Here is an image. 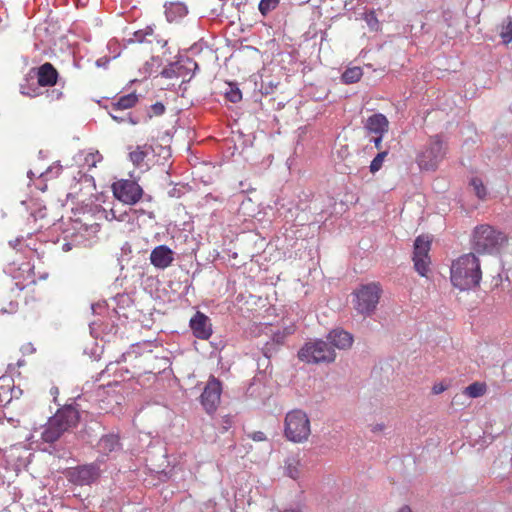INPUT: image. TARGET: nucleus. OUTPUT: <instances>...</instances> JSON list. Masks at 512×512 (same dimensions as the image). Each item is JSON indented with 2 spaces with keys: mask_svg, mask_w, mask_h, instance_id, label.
Listing matches in <instances>:
<instances>
[{
  "mask_svg": "<svg viewBox=\"0 0 512 512\" xmlns=\"http://www.w3.org/2000/svg\"><path fill=\"white\" fill-rule=\"evenodd\" d=\"M482 279L480 261L474 253L455 259L450 267V280L461 291L477 287Z\"/></svg>",
  "mask_w": 512,
  "mask_h": 512,
  "instance_id": "obj_1",
  "label": "nucleus"
},
{
  "mask_svg": "<svg viewBox=\"0 0 512 512\" xmlns=\"http://www.w3.org/2000/svg\"><path fill=\"white\" fill-rule=\"evenodd\" d=\"M80 419L79 411L71 406L59 409L44 425L41 439L46 443H54L65 432L76 427Z\"/></svg>",
  "mask_w": 512,
  "mask_h": 512,
  "instance_id": "obj_2",
  "label": "nucleus"
},
{
  "mask_svg": "<svg viewBox=\"0 0 512 512\" xmlns=\"http://www.w3.org/2000/svg\"><path fill=\"white\" fill-rule=\"evenodd\" d=\"M310 433V420L305 412L295 409L286 414L284 434L289 441L302 443L308 439Z\"/></svg>",
  "mask_w": 512,
  "mask_h": 512,
  "instance_id": "obj_3",
  "label": "nucleus"
},
{
  "mask_svg": "<svg viewBox=\"0 0 512 512\" xmlns=\"http://www.w3.org/2000/svg\"><path fill=\"white\" fill-rule=\"evenodd\" d=\"M447 146L440 135L431 136L427 145L417 155L416 161L421 169L434 170L445 158Z\"/></svg>",
  "mask_w": 512,
  "mask_h": 512,
  "instance_id": "obj_4",
  "label": "nucleus"
},
{
  "mask_svg": "<svg viewBox=\"0 0 512 512\" xmlns=\"http://www.w3.org/2000/svg\"><path fill=\"white\" fill-rule=\"evenodd\" d=\"M121 387L122 385L119 382H111L106 386L100 385L92 392L91 399L101 411L112 412L124 400Z\"/></svg>",
  "mask_w": 512,
  "mask_h": 512,
  "instance_id": "obj_5",
  "label": "nucleus"
},
{
  "mask_svg": "<svg viewBox=\"0 0 512 512\" xmlns=\"http://www.w3.org/2000/svg\"><path fill=\"white\" fill-rule=\"evenodd\" d=\"M506 242L505 234L490 225H480L474 230V244L478 251L492 253L498 251Z\"/></svg>",
  "mask_w": 512,
  "mask_h": 512,
  "instance_id": "obj_6",
  "label": "nucleus"
},
{
  "mask_svg": "<svg viewBox=\"0 0 512 512\" xmlns=\"http://www.w3.org/2000/svg\"><path fill=\"white\" fill-rule=\"evenodd\" d=\"M298 357L306 363H331L335 360L336 354L329 343L318 340L306 343L298 352Z\"/></svg>",
  "mask_w": 512,
  "mask_h": 512,
  "instance_id": "obj_7",
  "label": "nucleus"
},
{
  "mask_svg": "<svg viewBox=\"0 0 512 512\" xmlns=\"http://www.w3.org/2000/svg\"><path fill=\"white\" fill-rule=\"evenodd\" d=\"M381 293L382 289L379 283L372 282L362 285L354 292L355 309L361 314H371L379 303Z\"/></svg>",
  "mask_w": 512,
  "mask_h": 512,
  "instance_id": "obj_8",
  "label": "nucleus"
},
{
  "mask_svg": "<svg viewBox=\"0 0 512 512\" xmlns=\"http://www.w3.org/2000/svg\"><path fill=\"white\" fill-rule=\"evenodd\" d=\"M112 192L116 199L127 205H134L143 196L142 187L134 180L120 179L112 184Z\"/></svg>",
  "mask_w": 512,
  "mask_h": 512,
  "instance_id": "obj_9",
  "label": "nucleus"
},
{
  "mask_svg": "<svg viewBox=\"0 0 512 512\" xmlns=\"http://www.w3.org/2000/svg\"><path fill=\"white\" fill-rule=\"evenodd\" d=\"M431 240L427 236H418L414 242L413 262L415 270L423 277L427 276L431 263L429 251Z\"/></svg>",
  "mask_w": 512,
  "mask_h": 512,
  "instance_id": "obj_10",
  "label": "nucleus"
},
{
  "mask_svg": "<svg viewBox=\"0 0 512 512\" xmlns=\"http://www.w3.org/2000/svg\"><path fill=\"white\" fill-rule=\"evenodd\" d=\"M222 393V384L214 376H211L200 396V402L208 414H213L219 404Z\"/></svg>",
  "mask_w": 512,
  "mask_h": 512,
  "instance_id": "obj_11",
  "label": "nucleus"
},
{
  "mask_svg": "<svg viewBox=\"0 0 512 512\" xmlns=\"http://www.w3.org/2000/svg\"><path fill=\"white\" fill-rule=\"evenodd\" d=\"M66 476L70 482L84 486L95 482L100 476V468L97 464L91 463L70 468Z\"/></svg>",
  "mask_w": 512,
  "mask_h": 512,
  "instance_id": "obj_12",
  "label": "nucleus"
},
{
  "mask_svg": "<svg viewBox=\"0 0 512 512\" xmlns=\"http://www.w3.org/2000/svg\"><path fill=\"white\" fill-rule=\"evenodd\" d=\"M190 328L193 335L198 339L207 340L212 335V325L209 317L199 311L190 319Z\"/></svg>",
  "mask_w": 512,
  "mask_h": 512,
  "instance_id": "obj_13",
  "label": "nucleus"
},
{
  "mask_svg": "<svg viewBox=\"0 0 512 512\" xmlns=\"http://www.w3.org/2000/svg\"><path fill=\"white\" fill-rule=\"evenodd\" d=\"M38 86L52 87L57 84L59 73L49 62H45L35 69Z\"/></svg>",
  "mask_w": 512,
  "mask_h": 512,
  "instance_id": "obj_14",
  "label": "nucleus"
},
{
  "mask_svg": "<svg viewBox=\"0 0 512 512\" xmlns=\"http://www.w3.org/2000/svg\"><path fill=\"white\" fill-rule=\"evenodd\" d=\"M174 261V252L166 245L156 246L150 254L151 264L158 269H166Z\"/></svg>",
  "mask_w": 512,
  "mask_h": 512,
  "instance_id": "obj_15",
  "label": "nucleus"
},
{
  "mask_svg": "<svg viewBox=\"0 0 512 512\" xmlns=\"http://www.w3.org/2000/svg\"><path fill=\"white\" fill-rule=\"evenodd\" d=\"M389 120L382 113H374L364 122V129L368 134L385 135L389 130Z\"/></svg>",
  "mask_w": 512,
  "mask_h": 512,
  "instance_id": "obj_16",
  "label": "nucleus"
},
{
  "mask_svg": "<svg viewBox=\"0 0 512 512\" xmlns=\"http://www.w3.org/2000/svg\"><path fill=\"white\" fill-rule=\"evenodd\" d=\"M327 339L332 347H336L338 349H348L353 343L352 335L341 329L332 330L328 334Z\"/></svg>",
  "mask_w": 512,
  "mask_h": 512,
  "instance_id": "obj_17",
  "label": "nucleus"
},
{
  "mask_svg": "<svg viewBox=\"0 0 512 512\" xmlns=\"http://www.w3.org/2000/svg\"><path fill=\"white\" fill-rule=\"evenodd\" d=\"M187 13V7L182 2H169L165 4V14L169 22L183 18Z\"/></svg>",
  "mask_w": 512,
  "mask_h": 512,
  "instance_id": "obj_18",
  "label": "nucleus"
},
{
  "mask_svg": "<svg viewBox=\"0 0 512 512\" xmlns=\"http://www.w3.org/2000/svg\"><path fill=\"white\" fill-rule=\"evenodd\" d=\"M91 182V179L83 174L80 170L76 171V174H73V178L71 180V183L69 185L70 191L68 192V197H77L83 190V184L87 183L89 184Z\"/></svg>",
  "mask_w": 512,
  "mask_h": 512,
  "instance_id": "obj_19",
  "label": "nucleus"
},
{
  "mask_svg": "<svg viewBox=\"0 0 512 512\" xmlns=\"http://www.w3.org/2000/svg\"><path fill=\"white\" fill-rule=\"evenodd\" d=\"M153 151L152 147L144 144L138 145L129 153V159L136 167H143L145 165L146 157Z\"/></svg>",
  "mask_w": 512,
  "mask_h": 512,
  "instance_id": "obj_20",
  "label": "nucleus"
},
{
  "mask_svg": "<svg viewBox=\"0 0 512 512\" xmlns=\"http://www.w3.org/2000/svg\"><path fill=\"white\" fill-rule=\"evenodd\" d=\"M120 448L119 437L114 434L103 436L98 442V449L101 453L108 455Z\"/></svg>",
  "mask_w": 512,
  "mask_h": 512,
  "instance_id": "obj_21",
  "label": "nucleus"
},
{
  "mask_svg": "<svg viewBox=\"0 0 512 512\" xmlns=\"http://www.w3.org/2000/svg\"><path fill=\"white\" fill-rule=\"evenodd\" d=\"M138 102V96L135 93H130L121 96L117 101L112 102V111L127 110L134 107Z\"/></svg>",
  "mask_w": 512,
  "mask_h": 512,
  "instance_id": "obj_22",
  "label": "nucleus"
},
{
  "mask_svg": "<svg viewBox=\"0 0 512 512\" xmlns=\"http://www.w3.org/2000/svg\"><path fill=\"white\" fill-rule=\"evenodd\" d=\"M13 381L9 378H0V406L9 404L13 398Z\"/></svg>",
  "mask_w": 512,
  "mask_h": 512,
  "instance_id": "obj_23",
  "label": "nucleus"
},
{
  "mask_svg": "<svg viewBox=\"0 0 512 512\" xmlns=\"http://www.w3.org/2000/svg\"><path fill=\"white\" fill-rule=\"evenodd\" d=\"M362 76L363 71L360 67H349L343 72L341 80L345 84H353L358 82Z\"/></svg>",
  "mask_w": 512,
  "mask_h": 512,
  "instance_id": "obj_24",
  "label": "nucleus"
},
{
  "mask_svg": "<svg viewBox=\"0 0 512 512\" xmlns=\"http://www.w3.org/2000/svg\"><path fill=\"white\" fill-rule=\"evenodd\" d=\"M61 166L60 165H55V166H50L48 167L45 171H33V170H30L28 171V177L32 180L33 178L35 177H38V178H42L44 177L46 180L52 178V177H56L60 174V171H61Z\"/></svg>",
  "mask_w": 512,
  "mask_h": 512,
  "instance_id": "obj_25",
  "label": "nucleus"
},
{
  "mask_svg": "<svg viewBox=\"0 0 512 512\" xmlns=\"http://www.w3.org/2000/svg\"><path fill=\"white\" fill-rule=\"evenodd\" d=\"M487 386L483 382H474L465 388L464 393L471 398L481 397L486 393Z\"/></svg>",
  "mask_w": 512,
  "mask_h": 512,
  "instance_id": "obj_26",
  "label": "nucleus"
},
{
  "mask_svg": "<svg viewBox=\"0 0 512 512\" xmlns=\"http://www.w3.org/2000/svg\"><path fill=\"white\" fill-rule=\"evenodd\" d=\"M470 185L473 187L474 193L480 200L486 199L487 189L480 178H472L470 181Z\"/></svg>",
  "mask_w": 512,
  "mask_h": 512,
  "instance_id": "obj_27",
  "label": "nucleus"
},
{
  "mask_svg": "<svg viewBox=\"0 0 512 512\" xmlns=\"http://www.w3.org/2000/svg\"><path fill=\"white\" fill-rule=\"evenodd\" d=\"M500 37L502 39V43L508 45L512 42V19L511 17L507 18V23L502 24Z\"/></svg>",
  "mask_w": 512,
  "mask_h": 512,
  "instance_id": "obj_28",
  "label": "nucleus"
},
{
  "mask_svg": "<svg viewBox=\"0 0 512 512\" xmlns=\"http://www.w3.org/2000/svg\"><path fill=\"white\" fill-rule=\"evenodd\" d=\"M363 19L367 23L370 30L378 31L380 29L381 24L376 16V13L374 10L365 12Z\"/></svg>",
  "mask_w": 512,
  "mask_h": 512,
  "instance_id": "obj_29",
  "label": "nucleus"
},
{
  "mask_svg": "<svg viewBox=\"0 0 512 512\" xmlns=\"http://www.w3.org/2000/svg\"><path fill=\"white\" fill-rule=\"evenodd\" d=\"M280 0H261L259 3V11L263 16H266L271 11L275 10L279 5Z\"/></svg>",
  "mask_w": 512,
  "mask_h": 512,
  "instance_id": "obj_30",
  "label": "nucleus"
},
{
  "mask_svg": "<svg viewBox=\"0 0 512 512\" xmlns=\"http://www.w3.org/2000/svg\"><path fill=\"white\" fill-rule=\"evenodd\" d=\"M388 155V151H380L375 157L374 159L371 161V164H370V172L371 173H376L377 171H379L383 165V162L385 160V158L387 157Z\"/></svg>",
  "mask_w": 512,
  "mask_h": 512,
  "instance_id": "obj_31",
  "label": "nucleus"
},
{
  "mask_svg": "<svg viewBox=\"0 0 512 512\" xmlns=\"http://www.w3.org/2000/svg\"><path fill=\"white\" fill-rule=\"evenodd\" d=\"M103 159L102 155L98 151L90 152L85 156V164L88 168L96 167L97 163L101 162Z\"/></svg>",
  "mask_w": 512,
  "mask_h": 512,
  "instance_id": "obj_32",
  "label": "nucleus"
},
{
  "mask_svg": "<svg viewBox=\"0 0 512 512\" xmlns=\"http://www.w3.org/2000/svg\"><path fill=\"white\" fill-rule=\"evenodd\" d=\"M20 93L22 95L30 97V98L37 97L41 94L39 87H36V86L28 87L27 85L20 86Z\"/></svg>",
  "mask_w": 512,
  "mask_h": 512,
  "instance_id": "obj_33",
  "label": "nucleus"
},
{
  "mask_svg": "<svg viewBox=\"0 0 512 512\" xmlns=\"http://www.w3.org/2000/svg\"><path fill=\"white\" fill-rule=\"evenodd\" d=\"M286 471L289 477L292 479H297L300 476L299 464L298 462L288 463L286 466Z\"/></svg>",
  "mask_w": 512,
  "mask_h": 512,
  "instance_id": "obj_34",
  "label": "nucleus"
},
{
  "mask_svg": "<svg viewBox=\"0 0 512 512\" xmlns=\"http://www.w3.org/2000/svg\"><path fill=\"white\" fill-rule=\"evenodd\" d=\"M226 98L232 103H237L242 99L241 91L238 88H231L226 92Z\"/></svg>",
  "mask_w": 512,
  "mask_h": 512,
  "instance_id": "obj_35",
  "label": "nucleus"
},
{
  "mask_svg": "<svg viewBox=\"0 0 512 512\" xmlns=\"http://www.w3.org/2000/svg\"><path fill=\"white\" fill-rule=\"evenodd\" d=\"M46 97L49 99V101H57L63 97V92L59 89L47 90Z\"/></svg>",
  "mask_w": 512,
  "mask_h": 512,
  "instance_id": "obj_36",
  "label": "nucleus"
},
{
  "mask_svg": "<svg viewBox=\"0 0 512 512\" xmlns=\"http://www.w3.org/2000/svg\"><path fill=\"white\" fill-rule=\"evenodd\" d=\"M151 111L154 116H160L165 112V106L161 102H156L151 106Z\"/></svg>",
  "mask_w": 512,
  "mask_h": 512,
  "instance_id": "obj_37",
  "label": "nucleus"
},
{
  "mask_svg": "<svg viewBox=\"0 0 512 512\" xmlns=\"http://www.w3.org/2000/svg\"><path fill=\"white\" fill-rule=\"evenodd\" d=\"M133 41L134 42H139V43L144 42V41L151 42L150 39H145L142 29L138 30V31H136L134 33V40Z\"/></svg>",
  "mask_w": 512,
  "mask_h": 512,
  "instance_id": "obj_38",
  "label": "nucleus"
},
{
  "mask_svg": "<svg viewBox=\"0 0 512 512\" xmlns=\"http://www.w3.org/2000/svg\"><path fill=\"white\" fill-rule=\"evenodd\" d=\"M109 114H110L111 118L118 123L124 122L126 120L124 116H121L118 114V111H112L111 108L109 110Z\"/></svg>",
  "mask_w": 512,
  "mask_h": 512,
  "instance_id": "obj_39",
  "label": "nucleus"
},
{
  "mask_svg": "<svg viewBox=\"0 0 512 512\" xmlns=\"http://www.w3.org/2000/svg\"><path fill=\"white\" fill-rule=\"evenodd\" d=\"M446 388L447 387L444 384L437 383L432 387V392H433V394L438 395V394H441L442 392H444L446 390Z\"/></svg>",
  "mask_w": 512,
  "mask_h": 512,
  "instance_id": "obj_40",
  "label": "nucleus"
},
{
  "mask_svg": "<svg viewBox=\"0 0 512 512\" xmlns=\"http://www.w3.org/2000/svg\"><path fill=\"white\" fill-rule=\"evenodd\" d=\"M384 135H375L373 138V143L376 149L380 150L382 149V139Z\"/></svg>",
  "mask_w": 512,
  "mask_h": 512,
  "instance_id": "obj_41",
  "label": "nucleus"
},
{
  "mask_svg": "<svg viewBox=\"0 0 512 512\" xmlns=\"http://www.w3.org/2000/svg\"><path fill=\"white\" fill-rule=\"evenodd\" d=\"M251 438L254 441H264V440H266V435L261 431H257L251 435Z\"/></svg>",
  "mask_w": 512,
  "mask_h": 512,
  "instance_id": "obj_42",
  "label": "nucleus"
},
{
  "mask_svg": "<svg viewBox=\"0 0 512 512\" xmlns=\"http://www.w3.org/2000/svg\"><path fill=\"white\" fill-rule=\"evenodd\" d=\"M145 39H148V36H153L154 30L151 26H147L146 28L142 29Z\"/></svg>",
  "mask_w": 512,
  "mask_h": 512,
  "instance_id": "obj_43",
  "label": "nucleus"
},
{
  "mask_svg": "<svg viewBox=\"0 0 512 512\" xmlns=\"http://www.w3.org/2000/svg\"><path fill=\"white\" fill-rule=\"evenodd\" d=\"M16 309H17V304H13V303L11 302V303H10V307H9V309L3 308V309H2V311H3V312H10V313H11V312L16 311Z\"/></svg>",
  "mask_w": 512,
  "mask_h": 512,
  "instance_id": "obj_44",
  "label": "nucleus"
},
{
  "mask_svg": "<svg viewBox=\"0 0 512 512\" xmlns=\"http://www.w3.org/2000/svg\"><path fill=\"white\" fill-rule=\"evenodd\" d=\"M398 512H412V510L408 506H404Z\"/></svg>",
  "mask_w": 512,
  "mask_h": 512,
  "instance_id": "obj_45",
  "label": "nucleus"
},
{
  "mask_svg": "<svg viewBox=\"0 0 512 512\" xmlns=\"http://www.w3.org/2000/svg\"><path fill=\"white\" fill-rule=\"evenodd\" d=\"M131 355H132V353H131V352L124 353V354L122 355V360H123V361H126V360H127V357H130Z\"/></svg>",
  "mask_w": 512,
  "mask_h": 512,
  "instance_id": "obj_46",
  "label": "nucleus"
},
{
  "mask_svg": "<svg viewBox=\"0 0 512 512\" xmlns=\"http://www.w3.org/2000/svg\"><path fill=\"white\" fill-rule=\"evenodd\" d=\"M282 512H302L300 508H297V509H287V510H284Z\"/></svg>",
  "mask_w": 512,
  "mask_h": 512,
  "instance_id": "obj_47",
  "label": "nucleus"
},
{
  "mask_svg": "<svg viewBox=\"0 0 512 512\" xmlns=\"http://www.w3.org/2000/svg\"><path fill=\"white\" fill-rule=\"evenodd\" d=\"M51 394H53V395L58 394V388H57V387H53V388L51 389Z\"/></svg>",
  "mask_w": 512,
  "mask_h": 512,
  "instance_id": "obj_48",
  "label": "nucleus"
},
{
  "mask_svg": "<svg viewBox=\"0 0 512 512\" xmlns=\"http://www.w3.org/2000/svg\"><path fill=\"white\" fill-rule=\"evenodd\" d=\"M128 120H130V123L135 124V121L131 120V117H128Z\"/></svg>",
  "mask_w": 512,
  "mask_h": 512,
  "instance_id": "obj_49",
  "label": "nucleus"
},
{
  "mask_svg": "<svg viewBox=\"0 0 512 512\" xmlns=\"http://www.w3.org/2000/svg\"><path fill=\"white\" fill-rule=\"evenodd\" d=\"M128 120H130V123L135 124V121L131 120V117H128Z\"/></svg>",
  "mask_w": 512,
  "mask_h": 512,
  "instance_id": "obj_50",
  "label": "nucleus"
},
{
  "mask_svg": "<svg viewBox=\"0 0 512 512\" xmlns=\"http://www.w3.org/2000/svg\"><path fill=\"white\" fill-rule=\"evenodd\" d=\"M128 120H130V123L135 124V121L131 120V117H128Z\"/></svg>",
  "mask_w": 512,
  "mask_h": 512,
  "instance_id": "obj_51",
  "label": "nucleus"
}]
</instances>
